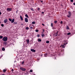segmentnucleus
I'll list each match as a JSON object with an SVG mask.
<instances>
[{
    "instance_id": "11",
    "label": "nucleus",
    "mask_w": 75,
    "mask_h": 75,
    "mask_svg": "<svg viewBox=\"0 0 75 75\" xmlns=\"http://www.w3.org/2000/svg\"><path fill=\"white\" fill-rule=\"evenodd\" d=\"M26 41L27 42L28 44H29V42H30V41L29 40H26Z\"/></svg>"
},
{
    "instance_id": "41",
    "label": "nucleus",
    "mask_w": 75,
    "mask_h": 75,
    "mask_svg": "<svg viewBox=\"0 0 75 75\" xmlns=\"http://www.w3.org/2000/svg\"><path fill=\"white\" fill-rule=\"evenodd\" d=\"M33 28L32 27H30V29H33Z\"/></svg>"
},
{
    "instance_id": "25",
    "label": "nucleus",
    "mask_w": 75,
    "mask_h": 75,
    "mask_svg": "<svg viewBox=\"0 0 75 75\" xmlns=\"http://www.w3.org/2000/svg\"><path fill=\"white\" fill-rule=\"evenodd\" d=\"M0 38H1V39H2V38H3V36H0Z\"/></svg>"
},
{
    "instance_id": "16",
    "label": "nucleus",
    "mask_w": 75,
    "mask_h": 75,
    "mask_svg": "<svg viewBox=\"0 0 75 75\" xmlns=\"http://www.w3.org/2000/svg\"><path fill=\"white\" fill-rule=\"evenodd\" d=\"M25 29L27 30H29V28L28 27H26L25 28Z\"/></svg>"
},
{
    "instance_id": "45",
    "label": "nucleus",
    "mask_w": 75,
    "mask_h": 75,
    "mask_svg": "<svg viewBox=\"0 0 75 75\" xmlns=\"http://www.w3.org/2000/svg\"><path fill=\"white\" fill-rule=\"evenodd\" d=\"M40 2H41V3H42V2H43V1H41Z\"/></svg>"
},
{
    "instance_id": "35",
    "label": "nucleus",
    "mask_w": 75,
    "mask_h": 75,
    "mask_svg": "<svg viewBox=\"0 0 75 75\" xmlns=\"http://www.w3.org/2000/svg\"><path fill=\"white\" fill-rule=\"evenodd\" d=\"M30 72H33V70H30Z\"/></svg>"
},
{
    "instance_id": "36",
    "label": "nucleus",
    "mask_w": 75,
    "mask_h": 75,
    "mask_svg": "<svg viewBox=\"0 0 75 75\" xmlns=\"http://www.w3.org/2000/svg\"><path fill=\"white\" fill-rule=\"evenodd\" d=\"M18 10H17V11L16 12V14H17L18 13Z\"/></svg>"
},
{
    "instance_id": "50",
    "label": "nucleus",
    "mask_w": 75,
    "mask_h": 75,
    "mask_svg": "<svg viewBox=\"0 0 75 75\" xmlns=\"http://www.w3.org/2000/svg\"><path fill=\"white\" fill-rule=\"evenodd\" d=\"M68 44V43H66V44Z\"/></svg>"
},
{
    "instance_id": "15",
    "label": "nucleus",
    "mask_w": 75,
    "mask_h": 75,
    "mask_svg": "<svg viewBox=\"0 0 75 75\" xmlns=\"http://www.w3.org/2000/svg\"><path fill=\"white\" fill-rule=\"evenodd\" d=\"M25 17H27V18H28V15L27 14L25 15Z\"/></svg>"
},
{
    "instance_id": "29",
    "label": "nucleus",
    "mask_w": 75,
    "mask_h": 75,
    "mask_svg": "<svg viewBox=\"0 0 75 75\" xmlns=\"http://www.w3.org/2000/svg\"><path fill=\"white\" fill-rule=\"evenodd\" d=\"M44 36H45V35H44V34H42V37H44Z\"/></svg>"
},
{
    "instance_id": "14",
    "label": "nucleus",
    "mask_w": 75,
    "mask_h": 75,
    "mask_svg": "<svg viewBox=\"0 0 75 75\" xmlns=\"http://www.w3.org/2000/svg\"><path fill=\"white\" fill-rule=\"evenodd\" d=\"M47 53L45 54H44V57H47Z\"/></svg>"
},
{
    "instance_id": "51",
    "label": "nucleus",
    "mask_w": 75,
    "mask_h": 75,
    "mask_svg": "<svg viewBox=\"0 0 75 75\" xmlns=\"http://www.w3.org/2000/svg\"><path fill=\"white\" fill-rule=\"evenodd\" d=\"M61 6H62V5H61Z\"/></svg>"
},
{
    "instance_id": "44",
    "label": "nucleus",
    "mask_w": 75,
    "mask_h": 75,
    "mask_svg": "<svg viewBox=\"0 0 75 75\" xmlns=\"http://www.w3.org/2000/svg\"><path fill=\"white\" fill-rule=\"evenodd\" d=\"M66 45V44L65 43H64V45Z\"/></svg>"
},
{
    "instance_id": "53",
    "label": "nucleus",
    "mask_w": 75,
    "mask_h": 75,
    "mask_svg": "<svg viewBox=\"0 0 75 75\" xmlns=\"http://www.w3.org/2000/svg\"><path fill=\"white\" fill-rule=\"evenodd\" d=\"M40 1H41V0H39Z\"/></svg>"
},
{
    "instance_id": "47",
    "label": "nucleus",
    "mask_w": 75,
    "mask_h": 75,
    "mask_svg": "<svg viewBox=\"0 0 75 75\" xmlns=\"http://www.w3.org/2000/svg\"><path fill=\"white\" fill-rule=\"evenodd\" d=\"M1 12H0V15H1Z\"/></svg>"
},
{
    "instance_id": "2",
    "label": "nucleus",
    "mask_w": 75,
    "mask_h": 75,
    "mask_svg": "<svg viewBox=\"0 0 75 75\" xmlns=\"http://www.w3.org/2000/svg\"><path fill=\"white\" fill-rule=\"evenodd\" d=\"M20 69L22 71H26V69L25 68H23V67H21L20 68Z\"/></svg>"
},
{
    "instance_id": "31",
    "label": "nucleus",
    "mask_w": 75,
    "mask_h": 75,
    "mask_svg": "<svg viewBox=\"0 0 75 75\" xmlns=\"http://www.w3.org/2000/svg\"><path fill=\"white\" fill-rule=\"evenodd\" d=\"M1 27H4V24H1Z\"/></svg>"
},
{
    "instance_id": "6",
    "label": "nucleus",
    "mask_w": 75,
    "mask_h": 75,
    "mask_svg": "<svg viewBox=\"0 0 75 75\" xmlns=\"http://www.w3.org/2000/svg\"><path fill=\"white\" fill-rule=\"evenodd\" d=\"M30 51H32V52H35V50L34 49H30Z\"/></svg>"
},
{
    "instance_id": "42",
    "label": "nucleus",
    "mask_w": 75,
    "mask_h": 75,
    "mask_svg": "<svg viewBox=\"0 0 75 75\" xmlns=\"http://www.w3.org/2000/svg\"><path fill=\"white\" fill-rule=\"evenodd\" d=\"M4 44H6V42H4Z\"/></svg>"
},
{
    "instance_id": "39",
    "label": "nucleus",
    "mask_w": 75,
    "mask_h": 75,
    "mask_svg": "<svg viewBox=\"0 0 75 75\" xmlns=\"http://www.w3.org/2000/svg\"><path fill=\"white\" fill-rule=\"evenodd\" d=\"M67 17H68L70 18V17H71V16H68Z\"/></svg>"
},
{
    "instance_id": "54",
    "label": "nucleus",
    "mask_w": 75,
    "mask_h": 75,
    "mask_svg": "<svg viewBox=\"0 0 75 75\" xmlns=\"http://www.w3.org/2000/svg\"><path fill=\"white\" fill-rule=\"evenodd\" d=\"M29 27H30V25Z\"/></svg>"
},
{
    "instance_id": "8",
    "label": "nucleus",
    "mask_w": 75,
    "mask_h": 75,
    "mask_svg": "<svg viewBox=\"0 0 75 75\" xmlns=\"http://www.w3.org/2000/svg\"><path fill=\"white\" fill-rule=\"evenodd\" d=\"M58 32H57L56 33H55L54 34V36H57L58 35Z\"/></svg>"
},
{
    "instance_id": "26",
    "label": "nucleus",
    "mask_w": 75,
    "mask_h": 75,
    "mask_svg": "<svg viewBox=\"0 0 75 75\" xmlns=\"http://www.w3.org/2000/svg\"><path fill=\"white\" fill-rule=\"evenodd\" d=\"M57 23V21H54V23H55V24H56V23Z\"/></svg>"
},
{
    "instance_id": "21",
    "label": "nucleus",
    "mask_w": 75,
    "mask_h": 75,
    "mask_svg": "<svg viewBox=\"0 0 75 75\" xmlns=\"http://www.w3.org/2000/svg\"><path fill=\"white\" fill-rule=\"evenodd\" d=\"M8 20L10 21H11L12 20V19L11 18H8Z\"/></svg>"
},
{
    "instance_id": "4",
    "label": "nucleus",
    "mask_w": 75,
    "mask_h": 75,
    "mask_svg": "<svg viewBox=\"0 0 75 75\" xmlns=\"http://www.w3.org/2000/svg\"><path fill=\"white\" fill-rule=\"evenodd\" d=\"M7 19H5L4 21V23H5V24H6V23H7Z\"/></svg>"
},
{
    "instance_id": "34",
    "label": "nucleus",
    "mask_w": 75,
    "mask_h": 75,
    "mask_svg": "<svg viewBox=\"0 0 75 75\" xmlns=\"http://www.w3.org/2000/svg\"><path fill=\"white\" fill-rule=\"evenodd\" d=\"M45 12H42L41 14H45Z\"/></svg>"
},
{
    "instance_id": "28",
    "label": "nucleus",
    "mask_w": 75,
    "mask_h": 75,
    "mask_svg": "<svg viewBox=\"0 0 75 75\" xmlns=\"http://www.w3.org/2000/svg\"><path fill=\"white\" fill-rule=\"evenodd\" d=\"M35 31L36 32H38V31H39L38 30V29L36 30Z\"/></svg>"
},
{
    "instance_id": "3",
    "label": "nucleus",
    "mask_w": 75,
    "mask_h": 75,
    "mask_svg": "<svg viewBox=\"0 0 75 75\" xmlns=\"http://www.w3.org/2000/svg\"><path fill=\"white\" fill-rule=\"evenodd\" d=\"M12 10H13V9L11 8H8L6 9V10L8 11H11Z\"/></svg>"
},
{
    "instance_id": "12",
    "label": "nucleus",
    "mask_w": 75,
    "mask_h": 75,
    "mask_svg": "<svg viewBox=\"0 0 75 75\" xmlns=\"http://www.w3.org/2000/svg\"><path fill=\"white\" fill-rule=\"evenodd\" d=\"M61 47H62V48H65V46H64L63 45H61Z\"/></svg>"
},
{
    "instance_id": "40",
    "label": "nucleus",
    "mask_w": 75,
    "mask_h": 75,
    "mask_svg": "<svg viewBox=\"0 0 75 75\" xmlns=\"http://www.w3.org/2000/svg\"><path fill=\"white\" fill-rule=\"evenodd\" d=\"M42 25H43V26H45V25H44V24L43 23H42Z\"/></svg>"
},
{
    "instance_id": "13",
    "label": "nucleus",
    "mask_w": 75,
    "mask_h": 75,
    "mask_svg": "<svg viewBox=\"0 0 75 75\" xmlns=\"http://www.w3.org/2000/svg\"><path fill=\"white\" fill-rule=\"evenodd\" d=\"M38 42H41V40L40 39V38H38Z\"/></svg>"
},
{
    "instance_id": "46",
    "label": "nucleus",
    "mask_w": 75,
    "mask_h": 75,
    "mask_svg": "<svg viewBox=\"0 0 75 75\" xmlns=\"http://www.w3.org/2000/svg\"><path fill=\"white\" fill-rule=\"evenodd\" d=\"M73 4H74V5L75 6V3H73Z\"/></svg>"
},
{
    "instance_id": "18",
    "label": "nucleus",
    "mask_w": 75,
    "mask_h": 75,
    "mask_svg": "<svg viewBox=\"0 0 75 75\" xmlns=\"http://www.w3.org/2000/svg\"><path fill=\"white\" fill-rule=\"evenodd\" d=\"M32 24H35V21L33 22L32 23Z\"/></svg>"
},
{
    "instance_id": "38",
    "label": "nucleus",
    "mask_w": 75,
    "mask_h": 75,
    "mask_svg": "<svg viewBox=\"0 0 75 75\" xmlns=\"http://www.w3.org/2000/svg\"><path fill=\"white\" fill-rule=\"evenodd\" d=\"M31 10H32V11H34V10L33 9V8H31Z\"/></svg>"
},
{
    "instance_id": "48",
    "label": "nucleus",
    "mask_w": 75,
    "mask_h": 75,
    "mask_svg": "<svg viewBox=\"0 0 75 75\" xmlns=\"http://www.w3.org/2000/svg\"><path fill=\"white\" fill-rule=\"evenodd\" d=\"M43 31H44V29H43Z\"/></svg>"
},
{
    "instance_id": "1",
    "label": "nucleus",
    "mask_w": 75,
    "mask_h": 75,
    "mask_svg": "<svg viewBox=\"0 0 75 75\" xmlns=\"http://www.w3.org/2000/svg\"><path fill=\"white\" fill-rule=\"evenodd\" d=\"M2 40L4 41H7V37H4L2 39Z\"/></svg>"
},
{
    "instance_id": "32",
    "label": "nucleus",
    "mask_w": 75,
    "mask_h": 75,
    "mask_svg": "<svg viewBox=\"0 0 75 75\" xmlns=\"http://www.w3.org/2000/svg\"><path fill=\"white\" fill-rule=\"evenodd\" d=\"M40 9V8H38L37 9V10H38V11H39Z\"/></svg>"
},
{
    "instance_id": "24",
    "label": "nucleus",
    "mask_w": 75,
    "mask_h": 75,
    "mask_svg": "<svg viewBox=\"0 0 75 75\" xmlns=\"http://www.w3.org/2000/svg\"><path fill=\"white\" fill-rule=\"evenodd\" d=\"M63 24V22H62V21H61L60 22V24Z\"/></svg>"
},
{
    "instance_id": "10",
    "label": "nucleus",
    "mask_w": 75,
    "mask_h": 75,
    "mask_svg": "<svg viewBox=\"0 0 75 75\" xmlns=\"http://www.w3.org/2000/svg\"><path fill=\"white\" fill-rule=\"evenodd\" d=\"M14 21H15L14 20V19H12V21H11V23H13L14 22Z\"/></svg>"
},
{
    "instance_id": "9",
    "label": "nucleus",
    "mask_w": 75,
    "mask_h": 75,
    "mask_svg": "<svg viewBox=\"0 0 75 75\" xmlns=\"http://www.w3.org/2000/svg\"><path fill=\"white\" fill-rule=\"evenodd\" d=\"M69 16H71V12L70 11L69 12Z\"/></svg>"
},
{
    "instance_id": "7",
    "label": "nucleus",
    "mask_w": 75,
    "mask_h": 75,
    "mask_svg": "<svg viewBox=\"0 0 75 75\" xmlns=\"http://www.w3.org/2000/svg\"><path fill=\"white\" fill-rule=\"evenodd\" d=\"M20 18L21 19L22 21H23V17H22V16H21V15L20 16Z\"/></svg>"
},
{
    "instance_id": "37",
    "label": "nucleus",
    "mask_w": 75,
    "mask_h": 75,
    "mask_svg": "<svg viewBox=\"0 0 75 75\" xmlns=\"http://www.w3.org/2000/svg\"><path fill=\"white\" fill-rule=\"evenodd\" d=\"M70 1H71V2H73V1H74V0H70Z\"/></svg>"
},
{
    "instance_id": "43",
    "label": "nucleus",
    "mask_w": 75,
    "mask_h": 75,
    "mask_svg": "<svg viewBox=\"0 0 75 75\" xmlns=\"http://www.w3.org/2000/svg\"><path fill=\"white\" fill-rule=\"evenodd\" d=\"M12 71H14V69H12Z\"/></svg>"
},
{
    "instance_id": "52",
    "label": "nucleus",
    "mask_w": 75,
    "mask_h": 75,
    "mask_svg": "<svg viewBox=\"0 0 75 75\" xmlns=\"http://www.w3.org/2000/svg\"><path fill=\"white\" fill-rule=\"evenodd\" d=\"M1 22H0V24H1Z\"/></svg>"
},
{
    "instance_id": "49",
    "label": "nucleus",
    "mask_w": 75,
    "mask_h": 75,
    "mask_svg": "<svg viewBox=\"0 0 75 75\" xmlns=\"http://www.w3.org/2000/svg\"><path fill=\"white\" fill-rule=\"evenodd\" d=\"M2 75H4V74H2Z\"/></svg>"
},
{
    "instance_id": "33",
    "label": "nucleus",
    "mask_w": 75,
    "mask_h": 75,
    "mask_svg": "<svg viewBox=\"0 0 75 75\" xmlns=\"http://www.w3.org/2000/svg\"><path fill=\"white\" fill-rule=\"evenodd\" d=\"M37 37H40V35H39V34H38V35H37Z\"/></svg>"
},
{
    "instance_id": "27",
    "label": "nucleus",
    "mask_w": 75,
    "mask_h": 75,
    "mask_svg": "<svg viewBox=\"0 0 75 75\" xmlns=\"http://www.w3.org/2000/svg\"><path fill=\"white\" fill-rule=\"evenodd\" d=\"M24 64V61H23L22 62V65H23V64Z\"/></svg>"
},
{
    "instance_id": "23",
    "label": "nucleus",
    "mask_w": 75,
    "mask_h": 75,
    "mask_svg": "<svg viewBox=\"0 0 75 75\" xmlns=\"http://www.w3.org/2000/svg\"><path fill=\"white\" fill-rule=\"evenodd\" d=\"M49 42H50V41H46V43L47 44H48Z\"/></svg>"
},
{
    "instance_id": "19",
    "label": "nucleus",
    "mask_w": 75,
    "mask_h": 75,
    "mask_svg": "<svg viewBox=\"0 0 75 75\" xmlns=\"http://www.w3.org/2000/svg\"><path fill=\"white\" fill-rule=\"evenodd\" d=\"M51 27H53V23H51Z\"/></svg>"
},
{
    "instance_id": "30",
    "label": "nucleus",
    "mask_w": 75,
    "mask_h": 75,
    "mask_svg": "<svg viewBox=\"0 0 75 75\" xmlns=\"http://www.w3.org/2000/svg\"><path fill=\"white\" fill-rule=\"evenodd\" d=\"M67 34L68 35H70V34H71V33H68Z\"/></svg>"
},
{
    "instance_id": "22",
    "label": "nucleus",
    "mask_w": 75,
    "mask_h": 75,
    "mask_svg": "<svg viewBox=\"0 0 75 75\" xmlns=\"http://www.w3.org/2000/svg\"><path fill=\"white\" fill-rule=\"evenodd\" d=\"M69 27L68 26H67V30H69Z\"/></svg>"
},
{
    "instance_id": "20",
    "label": "nucleus",
    "mask_w": 75,
    "mask_h": 75,
    "mask_svg": "<svg viewBox=\"0 0 75 75\" xmlns=\"http://www.w3.org/2000/svg\"><path fill=\"white\" fill-rule=\"evenodd\" d=\"M2 51H5V48H4V47L2 48Z\"/></svg>"
},
{
    "instance_id": "17",
    "label": "nucleus",
    "mask_w": 75,
    "mask_h": 75,
    "mask_svg": "<svg viewBox=\"0 0 75 75\" xmlns=\"http://www.w3.org/2000/svg\"><path fill=\"white\" fill-rule=\"evenodd\" d=\"M7 71V70H6L5 69H4L3 70V72H6Z\"/></svg>"
},
{
    "instance_id": "5",
    "label": "nucleus",
    "mask_w": 75,
    "mask_h": 75,
    "mask_svg": "<svg viewBox=\"0 0 75 75\" xmlns=\"http://www.w3.org/2000/svg\"><path fill=\"white\" fill-rule=\"evenodd\" d=\"M25 20L26 23H28V18H25Z\"/></svg>"
}]
</instances>
